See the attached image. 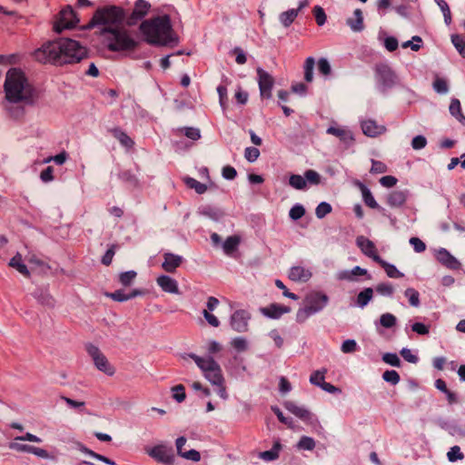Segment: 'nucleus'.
Here are the masks:
<instances>
[{
  "mask_svg": "<svg viewBox=\"0 0 465 465\" xmlns=\"http://www.w3.org/2000/svg\"><path fill=\"white\" fill-rule=\"evenodd\" d=\"M85 55L86 49L70 38L47 42L33 53L34 58L39 63L59 65L78 63Z\"/></svg>",
  "mask_w": 465,
  "mask_h": 465,
  "instance_id": "nucleus-1",
  "label": "nucleus"
},
{
  "mask_svg": "<svg viewBox=\"0 0 465 465\" xmlns=\"http://www.w3.org/2000/svg\"><path fill=\"white\" fill-rule=\"evenodd\" d=\"M4 90L5 99L12 104H33L37 98L35 88L19 68H11L7 71Z\"/></svg>",
  "mask_w": 465,
  "mask_h": 465,
  "instance_id": "nucleus-2",
  "label": "nucleus"
},
{
  "mask_svg": "<svg viewBox=\"0 0 465 465\" xmlns=\"http://www.w3.org/2000/svg\"><path fill=\"white\" fill-rule=\"evenodd\" d=\"M139 29L150 45H167L175 40L171 19L167 15L143 21Z\"/></svg>",
  "mask_w": 465,
  "mask_h": 465,
  "instance_id": "nucleus-3",
  "label": "nucleus"
},
{
  "mask_svg": "<svg viewBox=\"0 0 465 465\" xmlns=\"http://www.w3.org/2000/svg\"><path fill=\"white\" fill-rule=\"evenodd\" d=\"M106 47L112 52L134 51L138 43L124 28L104 29Z\"/></svg>",
  "mask_w": 465,
  "mask_h": 465,
  "instance_id": "nucleus-4",
  "label": "nucleus"
},
{
  "mask_svg": "<svg viewBox=\"0 0 465 465\" xmlns=\"http://www.w3.org/2000/svg\"><path fill=\"white\" fill-rule=\"evenodd\" d=\"M197 366L203 371L204 377L214 384H221L224 378L220 365L212 357L203 358L197 355H191Z\"/></svg>",
  "mask_w": 465,
  "mask_h": 465,
  "instance_id": "nucleus-5",
  "label": "nucleus"
},
{
  "mask_svg": "<svg viewBox=\"0 0 465 465\" xmlns=\"http://www.w3.org/2000/svg\"><path fill=\"white\" fill-rule=\"evenodd\" d=\"M124 18L123 9L116 6H108L95 11L91 20L94 25H113L120 23Z\"/></svg>",
  "mask_w": 465,
  "mask_h": 465,
  "instance_id": "nucleus-6",
  "label": "nucleus"
},
{
  "mask_svg": "<svg viewBox=\"0 0 465 465\" xmlns=\"http://www.w3.org/2000/svg\"><path fill=\"white\" fill-rule=\"evenodd\" d=\"M328 296L320 291H312L304 298L303 312L306 315L313 314L323 309L328 302Z\"/></svg>",
  "mask_w": 465,
  "mask_h": 465,
  "instance_id": "nucleus-7",
  "label": "nucleus"
},
{
  "mask_svg": "<svg viewBox=\"0 0 465 465\" xmlns=\"http://www.w3.org/2000/svg\"><path fill=\"white\" fill-rule=\"evenodd\" d=\"M78 22L76 14L70 5H67L59 12L57 20L54 25V30L56 33H61L65 29L74 27Z\"/></svg>",
  "mask_w": 465,
  "mask_h": 465,
  "instance_id": "nucleus-8",
  "label": "nucleus"
},
{
  "mask_svg": "<svg viewBox=\"0 0 465 465\" xmlns=\"http://www.w3.org/2000/svg\"><path fill=\"white\" fill-rule=\"evenodd\" d=\"M147 453L156 461L163 463L165 465H171L173 463L174 460V455L173 453L172 448H169L163 444L153 446V448L147 450Z\"/></svg>",
  "mask_w": 465,
  "mask_h": 465,
  "instance_id": "nucleus-9",
  "label": "nucleus"
},
{
  "mask_svg": "<svg viewBox=\"0 0 465 465\" xmlns=\"http://www.w3.org/2000/svg\"><path fill=\"white\" fill-rule=\"evenodd\" d=\"M356 244L365 256L371 258L376 263L381 259L376 244L369 238L363 235L358 236L356 238Z\"/></svg>",
  "mask_w": 465,
  "mask_h": 465,
  "instance_id": "nucleus-10",
  "label": "nucleus"
},
{
  "mask_svg": "<svg viewBox=\"0 0 465 465\" xmlns=\"http://www.w3.org/2000/svg\"><path fill=\"white\" fill-rule=\"evenodd\" d=\"M88 352L92 356L95 366L102 371L113 375L114 372V367L109 363L106 357L94 345H90Z\"/></svg>",
  "mask_w": 465,
  "mask_h": 465,
  "instance_id": "nucleus-11",
  "label": "nucleus"
},
{
  "mask_svg": "<svg viewBox=\"0 0 465 465\" xmlns=\"http://www.w3.org/2000/svg\"><path fill=\"white\" fill-rule=\"evenodd\" d=\"M257 74L259 76L258 84L262 97L270 98L272 96V90L274 84L273 78L261 68L257 70Z\"/></svg>",
  "mask_w": 465,
  "mask_h": 465,
  "instance_id": "nucleus-12",
  "label": "nucleus"
},
{
  "mask_svg": "<svg viewBox=\"0 0 465 465\" xmlns=\"http://www.w3.org/2000/svg\"><path fill=\"white\" fill-rule=\"evenodd\" d=\"M283 406L287 411H289L291 413H292L294 416L301 419L302 420L311 423H312V421L314 420L315 422L318 423V420L316 419H313V415L306 408L298 406L293 401H285L283 403Z\"/></svg>",
  "mask_w": 465,
  "mask_h": 465,
  "instance_id": "nucleus-13",
  "label": "nucleus"
},
{
  "mask_svg": "<svg viewBox=\"0 0 465 465\" xmlns=\"http://www.w3.org/2000/svg\"><path fill=\"white\" fill-rule=\"evenodd\" d=\"M249 319L250 316L245 311L239 310L233 312L230 323L234 331L243 332L247 331Z\"/></svg>",
  "mask_w": 465,
  "mask_h": 465,
  "instance_id": "nucleus-14",
  "label": "nucleus"
},
{
  "mask_svg": "<svg viewBox=\"0 0 465 465\" xmlns=\"http://www.w3.org/2000/svg\"><path fill=\"white\" fill-rule=\"evenodd\" d=\"M183 262V259L182 256L172 252H165L163 254L162 268L166 272L174 273L176 270L182 265Z\"/></svg>",
  "mask_w": 465,
  "mask_h": 465,
  "instance_id": "nucleus-15",
  "label": "nucleus"
},
{
  "mask_svg": "<svg viewBox=\"0 0 465 465\" xmlns=\"http://www.w3.org/2000/svg\"><path fill=\"white\" fill-rule=\"evenodd\" d=\"M150 7V4L146 1L137 0L129 17V25H134L138 20L143 18L148 14Z\"/></svg>",
  "mask_w": 465,
  "mask_h": 465,
  "instance_id": "nucleus-16",
  "label": "nucleus"
},
{
  "mask_svg": "<svg viewBox=\"0 0 465 465\" xmlns=\"http://www.w3.org/2000/svg\"><path fill=\"white\" fill-rule=\"evenodd\" d=\"M361 126L363 134L370 137H376L386 131L384 125L379 124L376 121L371 119L362 121Z\"/></svg>",
  "mask_w": 465,
  "mask_h": 465,
  "instance_id": "nucleus-17",
  "label": "nucleus"
},
{
  "mask_svg": "<svg viewBox=\"0 0 465 465\" xmlns=\"http://www.w3.org/2000/svg\"><path fill=\"white\" fill-rule=\"evenodd\" d=\"M260 312L262 315L271 318V319H279L283 314L290 312V307L278 304V303H271L266 307H262Z\"/></svg>",
  "mask_w": 465,
  "mask_h": 465,
  "instance_id": "nucleus-18",
  "label": "nucleus"
},
{
  "mask_svg": "<svg viewBox=\"0 0 465 465\" xmlns=\"http://www.w3.org/2000/svg\"><path fill=\"white\" fill-rule=\"evenodd\" d=\"M357 276H364L370 280L371 275L368 271L359 266L354 267L351 271H342L337 274V279L340 281L353 282Z\"/></svg>",
  "mask_w": 465,
  "mask_h": 465,
  "instance_id": "nucleus-19",
  "label": "nucleus"
},
{
  "mask_svg": "<svg viewBox=\"0 0 465 465\" xmlns=\"http://www.w3.org/2000/svg\"><path fill=\"white\" fill-rule=\"evenodd\" d=\"M157 284L161 287V289L169 293H179V288L177 282L167 275H160L156 279Z\"/></svg>",
  "mask_w": 465,
  "mask_h": 465,
  "instance_id": "nucleus-20",
  "label": "nucleus"
},
{
  "mask_svg": "<svg viewBox=\"0 0 465 465\" xmlns=\"http://www.w3.org/2000/svg\"><path fill=\"white\" fill-rule=\"evenodd\" d=\"M436 258L440 263L450 269H458L460 267L458 260L445 249L440 250L437 252Z\"/></svg>",
  "mask_w": 465,
  "mask_h": 465,
  "instance_id": "nucleus-21",
  "label": "nucleus"
},
{
  "mask_svg": "<svg viewBox=\"0 0 465 465\" xmlns=\"http://www.w3.org/2000/svg\"><path fill=\"white\" fill-rule=\"evenodd\" d=\"M407 193L403 191H393L387 197V203L391 207H401L406 203Z\"/></svg>",
  "mask_w": 465,
  "mask_h": 465,
  "instance_id": "nucleus-22",
  "label": "nucleus"
},
{
  "mask_svg": "<svg viewBox=\"0 0 465 465\" xmlns=\"http://www.w3.org/2000/svg\"><path fill=\"white\" fill-rule=\"evenodd\" d=\"M289 279L292 282L307 281L311 276V272L302 266H293L289 272Z\"/></svg>",
  "mask_w": 465,
  "mask_h": 465,
  "instance_id": "nucleus-23",
  "label": "nucleus"
},
{
  "mask_svg": "<svg viewBox=\"0 0 465 465\" xmlns=\"http://www.w3.org/2000/svg\"><path fill=\"white\" fill-rule=\"evenodd\" d=\"M143 293L140 290H133L129 293H125L123 290H117L114 292L106 293V296L110 297L112 300L115 302H124L129 299L134 298Z\"/></svg>",
  "mask_w": 465,
  "mask_h": 465,
  "instance_id": "nucleus-24",
  "label": "nucleus"
},
{
  "mask_svg": "<svg viewBox=\"0 0 465 465\" xmlns=\"http://www.w3.org/2000/svg\"><path fill=\"white\" fill-rule=\"evenodd\" d=\"M110 133L120 142L124 147L127 149H132L134 147V140L125 132L119 128H113L110 130Z\"/></svg>",
  "mask_w": 465,
  "mask_h": 465,
  "instance_id": "nucleus-25",
  "label": "nucleus"
},
{
  "mask_svg": "<svg viewBox=\"0 0 465 465\" xmlns=\"http://www.w3.org/2000/svg\"><path fill=\"white\" fill-rule=\"evenodd\" d=\"M241 242V237L239 235H232L226 238L223 242V249L227 255L233 254Z\"/></svg>",
  "mask_w": 465,
  "mask_h": 465,
  "instance_id": "nucleus-26",
  "label": "nucleus"
},
{
  "mask_svg": "<svg viewBox=\"0 0 465 465\" xmlns=\"http://www.w3.org/2000/svg\"><path fill=\"white\" fill-rule=\"evenodd\" d=\"M9 265L16 269L21 274L25 277H30V272L26 265L24 263L23 257L20 253H16L9 262Z\"/></svg>",
  "mask_w": 465,
  "mask_h": 465,
  "instance_id": "nucleus-27",
  "label": "nucleus"
},
{
  "mask_svg": "<svg viewBox=\"0 0 465 465\" xmlns=\"http://www.w3.org/2000/svg\"><path fill=\"white\" fill-rule=\"evenodd\" d=\"M359 187L361 192L364 203L371 209H378L379 204L374 199L371 192L363 183H360Z\"/></svg>",
  "mask_w": 465,
  "mask_h": 465,
  "instance_id": "nucleus-28",
  "label": "nucleus"
},
{
  "mask_svg": "<svg viewBox=\"0 0 465 465\" xmlns=\"http://www.w3.org/2000/svg\"><path fill=\"white\" fill-rule=\"evenodd\" d=\"M282 445L279 440H276L270 450L262 451L259 453V457L264 460L271 461L278 459L279 451Z\"/></svg>",
  "mask_w": 465,
  "mask_h": 465,
  "instance_id": "nucleus-29",
  "label": "nucleus"
},
{
  "mask_svg": "<svg viewBox=\"0 0 465 465\" xmlns=\"http://www.w3.org/2000/svg\"><path fill=\"white\" fill-rule=\"evenodd\" d=\"M354 17L348 19V25L353 31L363 29V16L361 9H356L353 13Z\"/></svg>",
  "mask_w": 465,
  "mask_h": 465,
  "instance_id": "nucleus-30",
  "label": "nucleus"
},
{
  "mask_svg": "<svg viewBox=\"0 0 465 465\" xmlns=\"http://www.w3.org/2000/svg\"><path fill=\"white\" fill-rule=\"evenodd\" d=\"M378 264L385 271L386 274L390 278H402L404 274L401 272L394 265L388 263L384 260L381 259Z\"/></svg>",
  "mask_w": 465,
  "mask_h": 465,
  "instance_id": "nucleus-31",
  "label": "nucleus"
},
{
  "mask_svg": "<svg viewBox=\"0 0 465 465\" xmlns=\"http://www.w3.org/2000/svg\"><path fill=\"white\" fill-rule=\"evenodd\" d=\"M183 183L188 188L194 190L199 194H203L207 191V186L194 178L185 177L183 178Z\"/></svg>",
  "mask_w": 465,
  "mask_h": 465,
  "instance_id": "nucleus-32",
  "label": "nucleus"
},
{
  "mask_svg": "<svg viewBox=\"0 0 465 465\" xmlns=\"http://www.w3.org/2000/svg\"><path fill=\"white\" fill-rule=\"evenodd\" d=\"M450 114L456 117L463 125H465V116L461 112L460 102L454 98L450 101Z\"/></svg>",
  "mask_w": 465,
  "mask_h": 465,
  "instance_id": "nucleus-33",
  "label": "nucleus"
},
{
  "mask_svg": "<svg viewBox=\"0 0 465 465\" xmlns=\"http://www.w3.org/2000/svg\"><path fill=\"white\" fill-rule=\"evenodd\" d=\"M435 386L439 391L446 394L449 403L452 404L457 401L455 393L448 389L445 381L442 379H438L435 381Z\"/></svg>",
  "mask_w": 465,
  "mask_h": 465,
  "instance_id": "nucleus-34",
  "label": "nucleus"
},
{
  "mask_svg": "<svg viewBox=\"0 0 465 465\" xmlns=\"http://www.w3.org/2000/svg\"><path fill=\"white\" fill-rule=\"evenodd\" d=\"M372 296H373V290L370 287L365 288L357 296V299H356L357 305H359L360 307H364L372 299Z\"/></svg>",
  "mask_w": 465,
  "mask_h": 465,
  "instance_id": "nucleus-35",
  "label": "nucleus"
},
{
  "mask_svg": "<svg viewBox=\"0 0 465 465\" xmlns=\"http://www.w3.org/2000/svg\"><path fill=\"white\" fill-rule=\"evenodd\" d=\"M289 184L297 190H304L307 187L305 178L299 174H292L289 178Z\"/></svg>",
  "mask_w": 465,
  "mask_h": 465,
  "instance_id": "nucleus-36",
  "label": "nucleus"
},
{
  "mask_svg": "<svg viewBox=\"0 0 465 465\" xmlns=\"http://www.w3.org/2000/svg\"><path fill=\"white\" fill-rule=\"evenodd\" d=\"M314 64L315 61L312 57H308L304 62V79L308 83H311L313 79Z\"/></svg>",
  "mask_w": 465,
  "mask_h": 465,
  "instance_id": "nucleus-37",
  "label": "nucleus"
},
{
  "mask_svg": "<svg viewBox=\"0 0 465 465\" xmlns=\"http://www.w3.org/2000/svg\"><path fill=\"white\" fill-rule=\"evenodd\" d=\"M177 133L193 141H196L201 137L200 131L193 127L179 128Z\"/></svg>",
  "mask_w": 465,
  "mask_h": 465,
  "instance_id": "nucleus-38",
  "label": "nucleus"
},
{
  "mask_svg": "<svg viewBox=\"0 0 465 465\" xmlns=\"http://www.w3.org/2000/svg\"><path fill=\"white\" fill-rule=\"evenodd\" d=\"M451 42L460 54L465 57V39L460 35H452Z\"/></svg>",
  "mask_w": 465,
  "mask_h": 465,
  "instance_id": "nucleus-39",
  "label": "nucleus"
},
{
  "mask_svg": "<svg viewBox=\"0 0 465 465\" xmlns=\"http://www.w3.org/2000/svg\"><path fill=\"white\" fill-rule=\"evenodd\" d=\"M298 10L290 9L281 15V21L285 26H289L297 17Z\"/></svg>",
  "mask_w": 465,
  "mask_h": 465,
  "instance_id": "nucleus-40",
  "label": "nucleus"
},
{
  "mask_svg": "<svg viewBox=\"0 0 465 465\" xmlns=\"http://www.w3.org/2000/svg\"><path fill=\"white\" fill-rule=\"evenodd\" d=\"M405 296L408 298L409 302L412 306H419L420 305V294L418 291H416L413 288H408L405 292Z\"/></svg>",
  "mask_w": 465,
  "mask_h": 465,
  "instance_id": "nucleus-41",
  "label": "nucleus"
},
{
  "mask_svg": "<svg viewBox=\"0 0 465 465\" xmlns=\"http://www.w3.org/2000/svg\"><path fill=\"white\" fill-rule=\"evenodd\" d=\"M297 447L300 450H312L315 448V441L310 437L303 436L300 439Z\"/></svg>",
  "mask_w": 465,
  "mask_h": 465,
  "instance_id": "nucleus-42",
  "label": "nucleus"
},
{
  "mask_svg": "<svg viewBox=\"0 0 465 465\" xmlns=\"http://www.w3.org/2000/svg\"><path fill=\"white\" fill-rule=\"evenodd\" d=\"M388 171V167L385 163L377 160H371V167L370 173L372 174H381Z\"/></svg>",
  "mask_w": 465,
  "mask_h": 465,
  "instance_id": "nucleus-43",
  "label": "nucleus"
},
{
  "mask_svg": "<svg viewBox=\"0 0 465 465\" xmlns=\"http://www.w3.org/2000/svg\"><path fill=\"white\" fill-rule=\"evenodd\" d=\"M327 133L340 138L341 140H347L348 138H351L348 131L340 127H329Z\"/></svg>",
  "mask_w": 465,
  "mask_h": 465,
  "instance_id": "nucleus-44",
  "label": "nucleus"
},
{
  "mask_svg": "<svg viewBox=\"0 0 465 465\" xmlns=\"http://www.w3.org/2000/svg\"><path fill=\"white\" fill-rule=\"evenodd\" d=\"M172 391H173V398L176 401L183 402L185 400V398H186L185 388L183 384H178L176 386H173L172 388Z\"/></svg>",
  "mask_w": 465,
  "mask_h": 465,
  "instance_id": "nucleus-45",
  "label": "nucleus"
},
{
  "mask_svg": "<svg viewBox=\"0 0 465 465\" xmlns=\"http://www.w3.org/2000/svg\"><path fill=\"white\" fill-rule=\"evenodd\" d=\"M136 275L137 274L134 271L124 272L119 275V281L122 283V285L126 287L131 285L132 282L135 279Z\"/></svg>",
  "mask_w": 465,
  "mask_h": 465,
  "instance_id": "nucleus-46",
  "label": "nucleus"
},
{
  "mask_svg": "<svg viewBox=\"0 0 465 465\" xmlns=\"http://www.w3.org/2000/svg\"><path fill=\"white\" fill-rule=\"evenodd\" d=\"M304 178L306 180V183H309L310 184L312 185H318L321 183V176L314 170H307L304 173Z\"/></svg>",
  "mask_w": 465,
  "mask_h": 465,
  "instance_id": "nucleus-47",
  "label": "nucleus"
},
{
  "mask_svg": "<svg viewBox=\"0 0 465 465\" xmlns=\"http://www.w3.org/2000/svg\"><path fill=\"white\" fill-rule=\"evenodd\" d=\"M305 214V209L301 204H295L292 206L289 212L290 217L296 221L301 219Z\"/></svg>",
  "mask_w": 465,
  "mask_h": 465,
  "instance_id": "nucleus-48",
  "label": "nucleus"
},
{
  "mask_svg": "<svg viewBox=\"0 0 465 465\" xmlns=\"http://www.w3.org/2000/svg\"><path fill=\"white\" fill-rule=\"evenodd\" d=\"M433 87L438 93H446L449 89L447 81L440 76L435 77Z\"/></svg>",
  "mask_w": 465,
  "mask_h": 465,
  "instance_id": "nucleus-49",
  "label": "nucleus"
},
{
  "mask_svg": "<svg viewBox=\"0 0 465 465\" xmlns=\"http://www.w3.org/2000/svg\"><path fill=\"white\" fill-rule=\"evenodd\" d=\"M382 378L384 379V381L393 385L397 384L401 379L399 373L394 370L385 371L382 374Z\"/></svg>",
  "mask_w": 465,
  "mask_h": 465,
  "instance_id": "nucleus-50",
  "label": "nucleus"
},
{
  "mask_svg": "<svg viewBox=\"0 0 465 465\" xmlns=\"http://www.w3.org/2000/svg\"><path fill=\"white\" fill-rule=\"evenodd\" d=\"M331 206L328 203H321L315 210L318 218H323L331 212Z\"/></svg>",
  "mask_w": 465,
  "mask_h": 465,
  "instance_id": "nucleus-51",
  "label": "nucleus"
},
{
  "mask_svg": "<svg viewBox=\"0 0 465 465\" xmlns=\"http://www.w3.org/2000/svg\"><path fill=\"white\" fill-rule=\"evenodd\" d=\"M381 324L385 328H391L396 324V318L391 313H384L380 319Z\"/></svg>",
  "mask_w": 465,
  "mask_h": 465,
  "instance_id": "nucleus-52",
  "label": "nucleus"
},
{
  "mask_svg": "<svg viewBox=\"0 0 465 465\" xmlns=\"http://www.w3.org/2000/svg\"><path fill=\"white\" fill-rule=\"evenodd\" d=\"M315 21L318 25H322L326 21V15L321 6H315L312 10Z\"/></svg>",
  "mask_w": 465,
  "mask_h": 465,
  "instance_id": "nucleus-53",
  "label": "nucleus"
},
{
  "mask_svg": "<svg viewBox=\"0 0 465 465\" xmlns=\"http://www.w3.org/2000/svg\"><path fill=\"white\" fill-rule=\"evenodd\" d=\"M260 156V151L256 147H247L244 151V157L248 162H254Z\"/></svg>",
  "mask_w": 465,
  "mask_h": 465,
  "instance_id": "nucleus-54",
  "label": "nucleus"
},
{
  "mask_svg": "<svg viewBox=\"0 0 465 465\" xmlns=\"http://www.w3.org/2000/svg\"><path fill=\"white\" fill-rule=\"evenodd\" d=\"M325 380V371H315L310 377V381L312 383L322 386L324 383Z\"/></svg>",
  "mask_w": 465,
  "mask_h": 465,
  "instance_id": "nucleus-55",
  "label": "nucleus"
},
{
  "mask_svg": "<svg viewBox=\"0 0 465 465\" xmlns=\"http://www.w3.org/2000/svg\"><path fill=\"white\" fill-rule=\"evenodd\" d=\"M421 38L418 35L412 37V41H407L402 44L403 48L411 47L413 51H419L420 49Z\"/></svg>",
  "mask_w": 465,
  "mask_h": 465,
  "instance_id": "nucleus-56",
  "label": "nucleus"
},
{
  "mask_svg": "<svg viewBox=\"0 0 465 465\" xmlns=\"http://www.w3.org/2000/svg\"><path fill=\"white\" fill-rule=\"evenodd\" d=\"M448 459L450 461H456L458 460H462L464 455L460 451V447L454 446L450 448L449 452L447 453Z\"/></svg>",
  "mask_w": 465,
  "mask_h": 465,
  "instance_id": "nucleus-57",
  "label": "nucleus"
},
{
  "mask_svg": "<svg viewBox=\"0 0 465 465\" xmlns=\"http://www.w3.org/2000/svg\"><path fill=\"white\" fill-rule=\"evenodd\" d=\"M248 97H249V95L246 91H244L242 87L237 88L235 94H234V98H235L237 104H239L241 105H244L248 101Z\"/></svg>",
  "mask_w": 465,
  "mask_h": 465,
  "instance_id": "nucleus-58",
  "label": "nucleus"
},
{
  "mask_svg": "<svg viewBox=\"0 0 465 465\" xmlns=\"http://www.w3.org/2000/svg\"><path fill=\"white\" fill-rule=\"evenodd\" d=\"M217 92L219 94V100L222 107L224 109L226 108V104L228 101V94H227V87L226 85L220 84L217 87Z\"/></svg>",
  "mask_w": 465,
  "mask_h": 465,
  "instance_id": "nucleus-59",
  "label": "nucleus"
},
{
  "mask_svg": "<svg viewBox=\"0 0 465 465\" xmlns=\"http://www.w3.org/2000/svg\"><path fill=\"white\" fill-rule=\"evenodd\" d=\"M318 70L324 76H328L331 74V65L325 58H321L318 61Z\"/></svg>",
  "mask_w": 465,
  "mask_h": 465,
  "instance_id": "nucleus-60",
  "label": "nucleus"
},
{
  "mask_svg": "<svg viewBox=\"0 0 465 465\" xmlns=\"http://www.w3.org/2000/svg\"><path fill=\"white\" fill-rule=\"evenodd\" d=\"M410 243L416 252H422L426 250V244L418 237H411Z\"/></svg>",
  "mask_w": 465,
  "mask_h": 465,
  "instance_id": "nucleus-61",
  "label": "nucleus"
},
{
  "mask_svg": "<svg viewBox=\"0 0 465 465\" xmlns=\"http://www.w3.org/2000/svg\"><path fill=\"white\" fill-rule=\"evenodd\" d=\"M382 360L391 366L399 367L401 365V361L395 353H386L383 355Z\"/></svg>",
  "mask_w": 465,
  "mask_h": 465,
  "instance_id": "nucleus-62",
  "label": "nucleus"
},
{
  "mask_svg": "<svg viewBox=\"0 0 465 465\" xmlns=\"http://www.w3.org/2000/svg\"><path fill=\"white\" fill-rule=\"evenodd\" d=\"M411 330L420 335H426L430 331V327L422 322H415L411 325Z\"/></svg>",
  "mask_w": 465,
  "mask_h": 465,
  "instance_id": "nucleus-63",
  "label": "nucleus"
},
{
  "mask_svg": "<svg viewBox=\"0 0 465 465\" xmlns=\"http://www.w3.org/2000/svg\"><path fill=\"white\" fill-rule=\"evenodd\" d=\"M398 180L392 175H386L380 179V183L385 188H391L396 185Z\"/></svg>",
  "mask_w": 465,
  "mask_h": 465,
  "instance_id": "nucleus-64",
  "label": "nucleus"
}]
</instances>
